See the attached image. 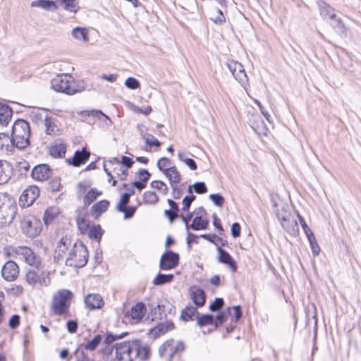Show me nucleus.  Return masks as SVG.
Instances as JSON below:
<instances>
[{
  "mask_svg": "<svg viewBox=\"0 0 361 361\" xmlns=\"http://www.w3.org/2000/svg\"><path fill=\"white\" fill-rule=\"evenodd\" d=\"M307 238L310 245L311 246V249H312L313 255L315 256L318 255L320 252V247L317 242V240H316L314 234H312V235L307 236Z\"/></svg>",
  "mask_w": 361,
  "mask_h": 361,
  "instance_id": "obj_54",
  "label": "nucleus"
},
{
  "mask_svg": "<svg viewBox=\"0 0 361 361\" xmlns=\"http://www.w3.org/2000/svg\"><path fill=\"white\" fill-rule=\"evenodd\" d=\"M109 206V201L106 200H100L91 207L89 212H87V214L94 220H97L108 209Z\"/></svg>",
  "mask_w": 361,
  "mask_h": 361,
  "instance_id": "obj_18",
  "label": "nucleus"
},
{
  "mask_svg": "<svg viewBox=\"0 0 361 361\" xmlns=\"http://www.w3.org/2000/svg\"><path fill=\"white\" fill-rule=\"evenodd\" d=\"M49 154L54 158H62L66 152V146L63 143L51 145L49 149Z\"/></svg>",
  "mask_w": 361,
  "mask_h": 361,
  "instance_id": "obj_31",
  "label": "nucleus"
},
{
  "mask_svg": "<svg viewBox=\"0 0 361 361\" xmlns=\"http://www.w3.org/2000/svg\"><path fill=\"white\" fill-rule=\"evenodd\" d=\"M88 250L81 241L74 243L73 248L68 253L66 260V265L71 267L82 268L85 267L88 260Z\"/></svg>",
  "mask_w": 361,
  "mask_h": 361,
  "instance_id": "obj_4",
  "label": "nucleus"
},
{
  "mask_svg": "<svg viewBox=\"0 0 361 361\" xmlns=\"http://www.w3.org/2000/svg\"><path fill=\"white\" fill-rule=\"evenodd\" d=\"M164 175L168 178L171 185L178 184L181 180V175L176 166H172L170 169H168Z\"/></svg>",
  "mask_w": 361,
  "mask_h": 361,
  "instance_id": "obj_33",
  "label": "nucleus"
},
{
  "mask_svg": "<svg viewBox=\"0 0 361 361\" xmlns=\"http://www.w3.org/2000/svg\"><path fill=\"white\" fill-rule=\"evenodd\" d=\"M173 274H159L153 280V283L155 286L163 285L166 283L171 282L173 279Z\"/></svg>",
  "mask_w": 361,
  "mask_h": 361,
  "instance_id": "obj_43",
  "label": "nucleus"
},
{
  "mask_svg": "<svg viewBox=\"0 0 361 361\" xmlns=\"http://www.w3.org/2000/svg\"><path fill=\"white\" fill-rule=\"evenodd\" d=\"M20 317L18 314H13L8 321V326L11 329H16L20 325Z\"/></svg>",
  "mask_w": 361,
  "mask_h": 361,
  "instance_id": "obj_61",
  "label": "nucleus"
},
{
  "mask_svg": "<svg viewBox=\"0 0 361 361\" xmlns=\"http://www.w3.org/2000/svg\"><path fill=\"white\" fill-rule=\"evenodd\" d=\"M39 188L36 185H30L25 189L19 198V204L23 207L31 206L39 196Z\"/></svg>",
  "mask_w": 361,
  "mask_h": 361,
  "instance_id": "obj_9",
  "label": "nucleus"
},
{
  "mask_svg": "<svg viewBox=\"0 0 361 361\" xmlns=\"http://www.w3.org/2000/svg\"><path fill=\"white\" fill-rule=\"evenodd\" d=\"M51 87L59 92L73 95L85 90L83 87L75 85L73 77L69 74L57 75L51 81Z\"/></svg>",
  "mask_w": 361,
  "mask_h": 361,
  "instance_id": "obj_3",
  "label": "nucleus"
},
{
  "mask_svg": "<svg viewBox=\"0 0 361 361\" xmlns=\"http://www.w3.org/2000/svg\"><path fill=\"white\" fill-rule=\"evenodd\" d=\"M30 127L27 121L17 119L12 126L11 137L16 147L25 149L30 145Z\"/></svg>",
  "mask_w": 361,
  "mask_h": 361,
  "instance_id": "obj_1",
  "label": "nucleus"
},
{
  "mask_svg": "<svg viewBox=\"0 0 361 361\" xmlns=\"http://www.w3.org/2000/svg\"><path fill=\"white\" fill-rule=\"evenodd\" d=\"M276 216L281 222L282 227L290 234L295 235L299 231L298 222L295 220H290L289 213L284 211L283 213L276 212Z\"/></svg>",
  "mask_w": 361,
  "mask_h": 361,
  "instance_id": "obj_12",
  "label": "nucleus"
},
{
  "mask_svg": "<svg viewBox=\"0 0 361 361\" xmlns=\"http://www.w3.org/2000/svg\"><path fill=\"white\" fill-rule=\"evenodd\" d=\"M59 121L56 118L47 115L44 118L45 133L49 135H58L61 133L58 123Z\"/></svg>",
  "mask_w": 361,
  "mask_h": 361,
  "instance_id": "obj_23",
  "label": "nucleus"
},
{
  "mask_svg": "<svg viewBox=\"0 0 361 361\" xmlns=\"http://www.w3.org/2000/svg\"><path fill=\"white\" fill-rule=\"evenodd\" d=\"M19 274L18 264L12 261H7L1 269V276L7 281H13L17 279Z\"/></svg>",
  "mask_w": 361,
  "mask_h": 361,
  "instance_id": "obj_16",
  "label": "nucleus"
},
{
  "mask_svg": "<svg viewBox=\"0 0 361 361\" xmlns=\"http://www.w3.org/2000/svg\"><path fill=\"white\" fill-rule=\"evenodd\" d=\"M10 178L9 164L0 161V184L6 183Z\"/></svg>",
  "mask_w": 361,
  "mask_h": 361,
  "instance_id": "obj_37",
  "label": "nucleus"
},
{
  "mask_svg": "<svg viewBox=\"0 0 361 361\" xmlns=\"http://www.w3.org/2000/svg\"><path fill=\"white\" fill-rule=\"evenodd\" d=\"M136 340L117 341L114 343L116 361H133L134 344Z\"/></svg>",
  "mask_w": 361,
  "mask_h": 361,
  "instance_id": "obj_6",
  "label": "nucleus"
},
{
  "mask_svg": "<svg viewBox=\"0 0 361 361\" xmlns=\"http://www.w3.org/2000/svg\"><path fill=\"white\" fill-rule=\"evenodd\" d=\"M77 212L78 215L75 218V221L78 228L82 234H85L88 231L90 227V222L87 219L89 216L87 214V211H82L81 209H78Z\"/></svg>",
  "mask_w": 361,
  "mask_h": 361,
  "instance_id": "obj_21",
  "label": "nucleus"
},
{
  "mask_svg": "<svg viewBox=\"0 0 361 361\" xmlns=\"http://www.w3.org/2000/svg\"><path fill=\"white\" fill-rule=\"evenodd\" d=\"M102 345H104L99 353L102 355L103 361H109L110 356L113 352V333L106 332V338Z\"/></svg>",
  "mask_w": 361,
  "mask_h": 361,
  "instance_id": "obj_22",
  "label": "nucleus"
},
{
  "mask_svg": "<svg viewBox=\"0 0 361 361\" xmlns=\"http://www.w3.org/2000/svg\"><path fill=\"white\" fill-rule=\"evenodd\" d=\"M195 196L192 194L190 195L185 196L182 202L183 207L182 210L184 212H188L190 209V207L192 204V202L195 200Z\"/></svg>",
  "mask_w": 361,
  "mask_h": 361,
  "instance_id": "obj_56",
  "label": "nucleus"
},
{
  "mask_svg": "<svg viewBox=\"0 0 361 361\" xmlns=\"http://www.w3.org/2000/svg\"><path fill=\"white\" fill-rule=\"evenodd\" d=\"M121 212H123L124 214V219H128L132 218L135 212H136V207H126L123 208V211H120Z\"/></svg>",
  "mask_w": 361,
  "mask_h": 361,
  "instance_id": "obj_62",
  "label": "nucleus"
},
{
  "mask_svg": "<svg viewBox=\"0 0 361 361\" xmlns=\"http://www.w3.org/2000/svg\"><path fill=\"white\" fill-rule=\"evenodd\" d=\"M72 35L74 38L82 40L84 42L88 40V30L85 27H77L72 31Z\"/></svg>",
  "mask_w": 361,
  "mask_h": 361,
  "instance_id": "obj_39",
  "label": "nucleus"
},
{
  "mask_svg": "<svg viewBox=\"0 0 361 361\" xmlns=\"http://www.w3.org/2000/svg\"><path fill=\"white\" fill-rule=\"evenodd\" d=\"M133 347V359L137 358L140 361H147L149 359L150 348L148 345H142L138 340H136Z\"/></svg>",
  "mask_w": 361,
  "mask_h": 361,
  "instance_id": "obj_20",
  "label": "nucleus"
},
{
  "mask_svg": "<svg viewBox=\"0 0 361 361\" xmlns=\"http://www.w3.org/2000/svg\"><path fill=\"white\" fill-rule=\"evenodd\" d=\"M219 262L230 265L233 271H235L237 267H236L235 262L232 259L231 256L227 252H226L224 250H223L221 247H219Z\"/></svg>",
  "mask_w": 361,
  "mask_h": 361,
  "instance_id": "obj_32",
  "label": "nucleus"
},
{
  "mask_svg": "<svg viewBox=\"0 0 361 361\" xmlns=\"http://www.w3.org/2000/svg\"><path fill=\"white\" fill-rule=\"evenodd\" d=\"M78 323L77 320H68L66 322V329L68 333L75 334L77 332Z\"/></svg>",
  "mask_w": 361,
  "mask_h": 361,
  "instance_id": "obj_60",
  "label": "nucleus"
},
{
  "mask_svg": "<svg viewBox=\"0 0 361 361\" xmlns=\"http://www.w3.org/2000/svg\"><path fill=\"white\" fill-rule=\"evenodd\" d=\"M171 160L166 157L160 158L157 164L158 169L162 171L164 173L170 169L172 166H171Z\"/></svg>",
  "mask_w": 361,
  "mask_h": 361,
  "instance_id": "obj_46",
  "label": "nucleus"
},
{
  "mask_svg": "<svg viewBox=\"0 0 361 361\" xmlns=\"http://www.w3.org/2000/svg\"><path fill=\"white\" fill-rule=\"evenodd\" d=\"M75 0H61V4L64 5V8L71 12H76Z\"/></svg>",
  "mask_w": 361,
  "mask_h": 361,
  "instance_id": "obj_58",
  "label": "nucleus"
},
{
  "mask_svg": "<svg viewBox=\"0 0 361 361\" xmlns=\"http://www.w3.org/2000/svg\"><path fill=\"white\" fill-rule=\"evenodd\" d=\"M208 225V221L203 219L201 216H196L190 227L195 231L205 229Z\"/></svg>",
  "mask_w": 361,
  "mask_h": 361,
  "instance_id": "obj_44",
  "label": "nucleus"
},
{
  "mask_svg": "<svg viewBox=\"0 0 361 361\" xmlns=\"http://www.w3.org/2000/svg\"><path fill=\"white\" fill-rule=\"evenodd\" d=\"M83 343L80 345L78 348L75 350L74 355L75 357V361H86L89 358L85 352Z\"/></svg>",
  "mask_w": 361,
  "mask_h": 361,
  "instance_id": "obj_48",
  "label": "nucleus"
},
{
  "mask_svg": "<svg viewBox=\"0 0 361 361\" xmlns=\"http://www.w3.org/2000/svg\"><path fill=\"white\" fill-rule=\"evenodd\" d=\"M13 116L12 108L6 104L0 103V124L6 126L10 123Z\"/></svg>",
  "mask_w": 361,
  "mask_h": 361,
  "instance_id": "obj_27",
  "label": "nucleus"
},
{
  "mask_svg": "<svg viewBox=\"0 0 361 361\" xmlns=\"http://www.w3.org/2000/svg\"><path fill=\"white\" fill-rule=\"evenodd\" d=\"M125 85L128 88L131 90H135L140 87L139 81L133 77L128 78L125 81Z\"/></svg>",
  "mask_w": 361,
  "mask_h": 361,
  "instance_id": "obj_59",
  "label": "nucleus"
},
{
  "mask_svg": "<svg viewBox=\"0 0 361 361\" xmlns=\"http://www.w3.org/2000/svg\"><path fill=\"white\" fill-rule=\"evenodd\" d=\"M188 191L190 194H192L193 191L197 194H204L207 192V188L204 182H197L193 185H189Z\"/></svg>",
  "mask_w": 361,
  "mask_h": 361,
  "instance_id": "obj_42",
  "label": "nucleus"
},
{
  "mask_svg": "<svg viewBox=\"0 0 361 361\" xmlns=\"http://www.w3.org/2000/svg\"><path fill=\"white\" fill-rule=\"evenodd\" d=\"M20 227L23 233L29 238L37 236L42 231V222L33 215L24 216L20 221Z\"/></svg>",
  "mask_w": 361,
  "mask_h": 361,
  "instance_id": "obj_5",
  "label": "nucleus"
},
{
  "mask_svg": "<svg viewBox=\"0 0 361 361\" xmlns=\"http://www.w3.org/2000/svg\"><path fill=\"white\" fill-rule=\"evenodd\" d=\"M52 174V170L47 164H38L32 169L31 176L34 180L44 181L48 180Z\"/></svg>",
  "mask_w": 361,
  "mask_h": 361,
  "instance_id": "obj_15",
  "label": "nucleus"
},
{
  "mask_svg": "<svg viewBox=\"0 0 361 361\" xmlns=\"http://www.w3.org/2000/svg\"><path fill=\"white\" fill-rule=\"evenodd\" d=\"M159 200L158 195L152 191H145L143 193V202L147 204H155Z\"/></svg>",
  "mask_w": 361,
  "mask_h": 361,
  "instance_id": "obj_41",
  "label": "nucleus"
},
{
  "mask_svg": "<svg viewBox=\"0 0 361 361\" xmlns=\"http://www.w3.org/2000/svg\"><path fill=\"white\" fill-rule=\"evenodd\" d=\"M223 305L224 300L222 298H216L214 301L210 304L209 310L214 312L221 308Z\"/></svg>",
  "mask_w": 361,
  "mask_h": 361,
  "instance_id": "obj_64",
  "label": "nucleus"
},
{
  "mask_svg": "<svg viewBox=\"0 0 361 361\" xmlns=\"http://www.w3.org/2000/svg\"><path fill=\"white\" fill-rule=\"evenodd\" d=\"M15 252L18 255L22 256L26 263L37 269H39L41 261L32 249L25 246H19L16 248Z\"/></svg>",
  "mask_w": 361,
  "mask_h": 361,
  "instance_id": "obj_11",
  "label": "nucleus"
},
{
  "mask_svg": "<svg viewBox=\"0 0 361 361\" xmlns=\"http://www.w3.org/2000/svg\"><path fill=\"white\" fill-rule=\"evenodd\" d=\"M190 293L193 302L200 307L205 303V293L204 290L196 286L190 288Z\"/></svg>",
  "mask_w": 361,
  "mask_h": 361,
  "instance_id": "obj_26",
  "label": "nucleus"
},
{
  "mask_svg": "<svg viewBox=\"0 0 361 361\" xmlns=\"http://www.w3.org/2000/svg\"><path fill=\"white\" fill-rule=\"evenodd\" d=\"M90 156V152L86 149L84 147L81 150L75 151L74 156L72 158L66 159V162L69 165H72L75 167H78L82 164H85Z\"/></svg>",
  "mask_w": 361,
  "mask_h": 361,
  "instance_id": "obj_17",
  "label": "nucleus"
},
{
  "mask_svg": "<svg viewBox=\"0 0 361 361\" xmlns=\"http://www.w3.org/2000/svg\"><path fill=\"white\" fill-rule=\"evenodd\" d=\"M26 281L30 285L35 286L39 281V276L35 270H29L26 274Z\"/></svg>",
  "mask_w": 361,
  "mask_h": 361,
  "instance_id": "obj_47",
  "label": "nucleus"
},
{
  "mask_svg": "<svg viewBox=\"0 0 361 361\" xmlns=\"http://www.w3.org/2000/svg\"><path fill=\"white\" fill-rule=\"evenodd\" d=\"M198 315V312L196 307L193 306L187 307L182 310L180 314V318L185 321L194 320V317Z\"/></svg>",
  "mask_w": 361,
  "mask_h": 361,
  "instance_id": "obj_36",
  "label": "nucleus"
},
{
  "mask_svg": "<svg viewBox=\"0 0 361 361\" xmlns=\"http://www.w3.org/2000/svg\"><path fill=\"white\" fill-rule=\"evenodd\" d=\"M61 179L59 177L53 178L47 184V190L51 192L59 191L61 188Z\"/></svg>",
  "mask_w": 361,
  "mask_h": 361,
  "instance_id": "obj_50",
  "label": "nucleus"
},
{
  "mask_svg": "<svg viewBox=\"0 0 361 361\" xmlns=\"http://www.w3.org/2000/svg\"><path fill=\"white\" fill-rule=\"evenodd\" d=\"M89 116H92L93 117H97L98 118L99 120H102L104 119L105 121H108L106 122V125H109L110 123H111V120L110 119V118L107 116H106L104 114H103L101 111L99 110H92L91 111L89 114H88Z\"/></svg>",
  "mask_w": 361,
  "mask_h": 361,
  "instance_id": "obj_55",
  "label": "nucleus"
},
{
  "mask_svg": "<svg viewBox=\"0 0 361 361\" xmlns=\"http://www.w3.org/2000/svg\"><path fill=\"white\" fill-rule=\"evenodd\" d=\"M144 138L146 144L150 147H159L161 145V142L157 139H156L152 135H147Z\"/></svg>",
  "mask_w": 361,
  "mask_h": 361,
  "instance_id": "obj_63",
  "label": "nucleus"
},
{
  "mask_svg": "<svg viewBox=\"0 0 361 361\" xmlns=\"http://www.w3.org/2000/svg\"><path fill=\"white\" fill-rule=\"evenodd\" d=\"M73 293L68 289L59 290L52 297L51 310L59 316H68Z\"/></svg>",
  "mask_w": 361,
  "mask_h": 361,
  "instance_id": "obj_2",
  "label": "nucleus"
},
{
  "mask_svg": "<svg viewBox=\"0 0 361 361\" xmlns=\"http://www.w3.org/2000/svg\"><path fill=\"white\" fill-rule=\"evenodd\" d=\"M102 336L97 334L94 336L92 339L88 341L85 344H83V347L85 350L93 351L102 343Z\"/></svg>",
  "mask_w": 361,
  "mask_h": 361,
  "instance_id": "obj_38",
  "label": "nucleus"
},
{
  "mask_svg": "<svg viewBox=\"0 0 361 361\" xmlns=\"http://www.w3.org/2000/svg\"><path fill=\"white\" fill-rule=\"evenodd\" d=\"M32 7L42 8L46 11H55L58 6L54 1L52 0H36L31 2Z\"/></svg>",
  "mask_w": 361,
  "mask_h": 361,
  "instance_id": "obj_30",
  "label": "nucleus"
},
{
  "mask_svg": "<svg viewBox=\"0 0 361 361\" xmlns=\"http://www.w3.org/2000/svg\"><path fill=\"white\" fill-rule=\"evenodd\" d=\"M226 67L234 78L240 84L244 85L247 82V76L243 66L240 63L234 60H228L226 61Z\"/></svg>",
  "mask_w": 361,
  "mask_h": 361,
  "instance_id": "obj_10",
  "label": "nucleus"
},
{
  "mask_svg": "<svg viewBox=\"0 0 361 361\" xmlns=\"http://www.w3.org/2000/svg\"><path fill=\"white\" fill-rule=\"evenodd\" d=\"M145 305L142 302H137L133 305L130 311H128L124 316L123 322H130L135 324L141 322L146 313Z\"/></svg>",
  "mask_w": 361,
  "mask_h": 361,
  "instance_id": "obj_8",
  "label": "nucleus"
},
{
  "mask_svg": "<svg viewBox=\"0 0 361 361\" xmlns=\"http://www.w3.org/2000/svg\"><path fill=\"white\" fill-rule=\"evenodd\" d=\"M184 348L185 346L183 342L169 340L159 347V353L165 361H172L173 357L183 352Z\"/></svg>",
  "mask_w": 361,
  "mask_h": 361,
  "instance_id": "obj_7",
  "label": "nucleus"
},
{
  "mask_svg": "<svg viewBox=\"0 0 361 361\" xmlns=\"http://www.w3.org/2000/svg\"><path fill=\"white\" fill-rule=\"evenodd\" d=\"M174 327L173 323L170 321H166L162 323L158 324L154 328L149 329L148 335L152 338H157L160 336L164 335L167 331L173 329Z\"/></svg>",
  "mask_w": 361,
  "mask_h": 361,
  "instance_id": "obj_19",
  "label": "nucleus"
},
{
  "mask_svg": "<svg viewBox=\"0 0 361 361\" xmlns=\"http://www.w3.org/2000/svg\"><path fill=\"white\" fill-rule=\"evenodd\" d=\"M85 304L90 310L100 309L104 305L102 297L99 294L90 293L85 298Z\"/></svg>",
  "mask_w": 361,
  "mask_h": 361,
  "instance_id": "obj_24",
  "label": "nucleus"
},
{
  "mask_svg": "<svg viewBox=\"0 0 361 361\" xmlns=\"http://www.w3.org/2000/svg\"><path fill=\"white\" fill-rule=\"evenodd\" d=\"M210 20L214 23H224L226 18L220 9L215 8L210 12Z\"/></svg>",
  "mask_w": 361,
  "mask_h": 361,
  "instance_id": "obj_45",
  "label": "nucleus"
},
{
  "mask_svg": "<svg viewBox=\"0 0 361 361\" xmlns=\"http://www.w3.org/2000/svg\"><path fill=\"white\" fill-rule=\"evenodd\" d=\"M321 15L324 17V20H336L340 21L336 18V15L332 8L329 6L324 5L321 7Z\"/></svg>",
  "mask_w": 361,
  "mask_h": 361,
  "instance_id": "obj_40",
  "label": "nucleus"
},
{
  "mask_svg": "<svg viewBox=\"0 0 361 361\" xmlns=\"http://www.w3.org/2000/svg\"><path fill=\"white\" fill-rule=\"evenodd\" d=\"M134 161L131 158L122 156L121 160H118L116 158H114V164L116 165L114 167V171L118 169L121 171V173H117V176L120 180H125L128 176V170L131 168Z\"/></svg>",
  "mask_w": 361,
  "mask_h": 361,
  "instance_id": "obj_14",
  "label": "nucleus"
},
{
  "mask_svg": "<svg viewBox=\"0 0 361 361\" xmlns=\"http://www.w3.org/2000/svg\"><path fill=\"white\" fill-rule=\"evenodd\" d=\"M102 194V192L99 191L97 188L89 190L83 197V206L80 209L82 211H87V207L93 203Z\"/></svg>",
  "mask_w": 361,
  "mask_h": 361,
  "instance_id": "obj_28",
  "label": "nucleus"
},
{
  "mask_svg": "<svg viewBox=\"0 0 361 361\" xmlns=\"http://www.w3.org/2000/svg\"><path fill=\"white\" fill-rule=\"evenodd\" d=\"M179 262V255L173 251L164 252L160 259L159 267L161 270H169L175 268Z\"/></svg>",
  "mask_w": 361,
  "mask_h": 361,
  "instance_id": "obj_13",
  "label": "nucleus"
},
{
  "mask_svg": "<svg viewBox=\"0 0 361 361\" xmlns=\"http://www.w3.org/2000/svg\"><path fill=\"white\" fill-rule=\"evenodd\" d=\"M197 324L200 326L209 324H213L214 319L211 314H204L201 317H197Z\"/></svg>",
  "mask_w": 361,
  "mask_h": 361,
  "instance_id": "obj_53",
  "label": "nucleus"
},
{
  "mask_svg": "<svg viewBox=\"0 0 361 361\" xmlns=\"http://www.w3.org/2000/svg\"><path fill=\"white\" fill-rule=\"evenodd\" d=\"M88 237L94 240L97 242H99L102 239V235L104 233V230L102 228L100 225H93L90 226L88 231L87 232Z\"/></svg>",
  "mask_w": 361,
  "mask_h": 361,
  "instance_id": "obj_34",
  "label": "nucleus"
},
{
  "mask_svg": "<svg viewBox=\"0 0 361 361\" xmlns=\"http://www.w3.org/2000/svg\"><path fill=\"white\" fill-rule=\"evenodd\" d=\"M128 106L135 113L142 114L145 116L149 115L152 111V108L149 106H147L143 108H140L139 106H137L135 104H131L130 102L128 103Z\"/></svg>",
  "mask_w": 361,
  "mask_h": 361,
  "instance_id": "obj_49",
  "label": "nucleus"
},
{
  "mask_svg": "<svg viewBox=\"0 0 361 361\" xmlns=\"http://www.w3.org/2000/svg\"><path fill=\"white\" fill-rule=\"evenodd\" d=\"M130 197V195L127 192H125L121 195L120 201L116 205V209L118 211H123V208L128 207L127 205L129 203Z\"/></svg>",
  "mask_w": 361,
  "mask_h": 361,
  "instance_id": "obj_52",
  "label": "nucleus"
},
{
  "mask_svg": "<svg viewBox=\"0 0 361 361\" xmlns=\"http://www.w3.org/2000/svg\"><path fill=\"white\" fill-rule=\"evenodd\" d=\"M151 174L146 169H140L135 176L138 179L133 182L132 185L137 189L141 190L146 187V183L149 180Z\"/></svg>",
  "mask_w": 361,
  "mask_h": 361,
  "instance_id": "obj_25",
  "label": "nucleus"
},
{
  "mask_svg": "<svg viewBox=\"0 0 361 361\" xmlns=\"http://www.w3.org/2000/svg\"><path fill=\"white\" fill-rule=\"evenodd\" d=\"M16 147L11 136L8 133H0V149L6 152H12Z\"/></svg>",
  "mask_w": 361,
  "mask_h": 361,
  "instance_id": "obj_29",
  "label": "nucleus"
},
{
  "mask_svg": "<svg viewBox=\"0 0 361 361\" xmlns=\"http://www.w3.org/2000/svg\"><path fill=\"white\" fill-rule=\"evenodd\" d=\"M178 157L180 161L185 163L191 170L195 171L197 169V164L192 159L185 157L182 152L178 154Z\"/></svg>",
  "mask_w": 361,
  "mask_h": 361,
  "instance_id": "obj_51",
  "label": "nucleus"
},
{
  "mask_svg": "<svg viewBox=\"0 0 361 361\" xmlns=\"http://www.w3.org/2000/svg\"><path fill=\"white\" fill-rule=\"evenodd\" d=\"M209 199L214 202L216 206L221 207L224 204V197L219 194H211Z\"/></svg>",
  "mask_w": 361,
  "mask_h": 361,
  "instance_id": "obj_57",
  "label": "nucleus"
},
{
  "mask_svg": "<svg viewBox=\"0 0 361 361\" xmlns=\"http://www.w3.org/2000/svg\"><path fill=\"white\" fill-rule=\"evenodd\" d=\"M59 213V209L56 207H48L44 214L43 220L46 225L49 224Z\"/></svg>",
  "mask_w": 361,
  "mask_h": 361,
  "instance_id": "obj_35",
  "label": "nucleus"
}]
</instances>
